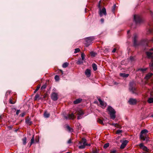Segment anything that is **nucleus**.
Listing matches in <instances>:
<instances>
[{
    "label": "nucleus",
    "mask_w": 153,
    "mask_h": 153,
    "mask_svg": "<svg viewBox=\"0 0 153 153\" xmlns=\"http://www.w3.org/2000/svg\"><path fill=\"white\" fill-rule=\"evenodd\" d=\"M138 39V36L137 35L136 33H134L133 37H132L134 47H136L141 46H148V40L147 39H143L139 42H138L137 41Z\"/></svg>",
    "instance_id": "obj_1"
},
{
    "label": "nucleus",
    "mask_w": 153,
    "mask_h": 153,
    "mask_svg": "<svg viewBox=\"0 0 153 153\" xmlns=\"http://www.w3.org/2000/svg\"><path fill=\"white\" fill-rule=\"evenodd\" d=\"M94 36H91L86 38L84 39L85 41L84 44L85 47H87L91 45L92 43V41L94 40Z\"/></svg>",
    "instance_id": "obj_2"
},
{
    "label": "nucleus",
    "mask_w": 153,
    "mask_h": 153,
    "mask_svg": "<svg viewBox=\"0 0 153 153\" xmlns=\"http://www.w3.org/2000/svg\"><path fill=\"white\" fill-rule=\"evenodd\" d=\"M107 110L109 112L111 119L114 120L116 117V111L111 106H109L107 108Z\"/></svg>",
    "instance_id": "obj_3"
},
{
    "label": "nucleus",
    "mask_w": 153,
    "mask_h": 153,
    "mask_svg": "<svg viewBox=\"0 0 153 153\" xmlns=\"http://www.w3.org/2000/svg\"><path fill=\"white\" fill-rule=\"evenodd\" d=\"M134 20L137 24L140 23L143 21V20L140 16L137 15H135L134 16Z\"/></svg>",
    "instance_id": "obj_4"
},
{
    "label": "nucleus",
    "mask_w": 153,
    "mask_h": 153,
    "mask_svg": "<svg viewBox=\"0 0 153 153\" xmlns=\"http://www.w3.org/2000/svg\"><path fill=\"white\" fill-rule=\"evenodd\" d=\"M83 141V145L79 146V148L80 149H83L85 148V146H90V144L86 143V140L85 138H82V139Z\"/></svg>",
    "instance_id": "obj_5"
},
{
    "label": "nucleus",
    "mask_w": 153,
    "mask_h": 153,
    "mask_svg": "<svg viewBox=\"0 0 153 153\" xmlns=\"http://www.w3.org/2000/svg\"><path fill=\"white\" fill-rule=\"evenodd\" d=\"M129 89L130 91H131L132 94H136V88L133 86V82H130V85Z\"/></svg>",
    "instance_id": "obj_6"
},
{
    "label": "nucleus",
    "mask_w": 153,
    "mask_h": 153,
    "mask_svg": "<svg viewBox=\"0 0 153 153\" xmlns=\"http://www.w3.org/2000/svg\"><path fill=\"white\" fill-rule=\"evenodd\" d=\"M153 31V22L149 24V27H148L147 34L151 33Z\"/></svg>",
    "instance_id": "obj_7"
},
{
    "label": "nucleus",
    "mask_w": 153,
    "mask_h": 153,
    "mask_svg": "<svg viewBox=\"0 0 153 153\" xmlns=\"http://www.w3.org/2000/svg\"><path fill=\"white\" fill-rule=\"evenodd\" d=\"M84 114V111L81 109H80L78 111L77 114V119L79 120L82 119V116Z\"/></svg>",
    "instance_id": "obj_8"
},
{
    "label": "nucleus",
    "mask_w": 153,
    "mask_h": 153,
    "mask_svg": "<svg viewBox=\"0 0 153 153\" xmlns=\"http://www.w3.org/2000/svg\"><path fill=\"white\" fill-rule=\"evenodd\" d=\"M152 51H153V48H151L149 51L146 52L148 58H153V52Z\"/></svg>",
    "instance_id": "obj_9"
},
{
    "label": "nucleus",
    "mask_w": 153,
    "mask_h": 153,
    "mask_svg": "<svg viewBox=\"0 0 153 153\" xmlns=\"http://www.w3.org/2000/svg\"><path fill=\"white\" fill-rule=\"evenodd\" d=\"M103 14L105 16L107 14L106 9L105 7H103L101 10L100 9V11L99 13V15L100 16L102 17Z\"/></svg>",
    "instance_id": "obj_10"
},
{
    "label": "nucleus",
    "mask_w": 153,
    "mask_h": 153,
    "mask_svg": "<svg viewBox=\"0 0 153 153\" xmlns=\"http://www.w3.org/2000/svg\"><path fill=\"white\" fill-rule=\"evenodd\" d=\"M148 132V131L146 129H144L141 131L140 133V138H141V136L142 137H145L146 135H147L146 134Z\"/></svg>",
    "instance_id": "obj_11"
},
{
    "label": "nucleus",
    "mask_w": 153,
    "mask_h": 153,
    "mask_svg": "<svg viewBox=\"0 0 153 153\" xmlns=\"http://www.w3.org/2000/svg\"><path fill=\"white\" fill-rule=\"evenodd\" d=\"M51 98L53 100H57L58 99L57 94L55 92L52 93L51 95Z\"/></svg>",
    "instance_id": "obj_12"
},
{
    "label": "nucleus",
    "mask_w": 153,
    "mask_h": 153,
    "mask_svg": "<svg viewBox=\"0 0 153 153\" xmlns=\"http://www.w3.org/2000/svg\"><path fill=\"white\" fill-rule=\"evenodd\" d=\"M136 100L133 98H130L128 101L129 104L131 105L135 104L136 103Z\"/></svg>",
    "instance_id": "obj_13"
},
{
    "label": "nucleus",
    "mask_w": 153,
    "mask_h": 153,
    "mask_svg": "<svg viewBox=\"0 0 153 153\" xmlns=\"http://www.w3.org/2000/svg\"><path fill=\"white\" fill-rule=\"evenodd\" d=\"M128 142V141L127 140L124 141L122 143L120 146V148L121 149H123L125 147Z\"/></svg>",
    "instance_id": "obj_14"
},
{
    "label": "nucleus",
    "mask_w": 153,
    "mask_h": 153,
    "mask_svg": "<svg viewBox=\"0 0 153 153\" xmlns=\"http://www.w3.org/2000/svg\"><path fill=\"white\" fill-rule=\"evenodd\" d=\"M74 117V116L73 113H72L71 114H68L67 116H65V118L66 119H69L71 120L73 119Z\"/></svg>",
    "instance_id": "obj_15"
},
{
    "label": "nucleus",
    "mask_w": 153,
    "mask_h": 153,
    "mask_svg": "<svg viewBox=\"0 0 153 153\" xmlns=\"http://www.w3.org/2000/svg\"><path fill=\"white\" fill-rule=\"evenodd\" d=\"M141 138L140 139L143 141L146 140V142H148L149 141V138L148 137L147 135H146L144 137L141 136Z\"/></svg>",
    "instance_id": "obj_16"
},
{
    "label": "nucleus",
    "mask_w": 153,
    "mask_h": 153,
    "mask_svg": "<svg viewBox=\"0 0 153 153\" xmlns=\"http://www.w3.org/2000/svg\"><path fill=\"white\" fill-rule=\"evenodd\" d=\"M85 74L87 76L89 77L91 76V71L89 69H87L85 71Z\"/></svg>",
    "instance_id": "obj_17"
},
{
    "label": "nucleus",
    "mask_w": 153,
    "mask_h": 153,
    "mask_svg": "<svg viewBox=\"0 0 153 153\" xmlns=\"http://www.w3.org/2000/svg\"><path fill=\"white\" fill-rule=\"evenodd\" d=\"M41 99V97H39V95L38 94H36L34 98L35 100H39Z\"/></svg>",
    "instance_id": "obj_18"
},
{
    "label": "nucleus",
    "mask_w": 153,
    "mask_h": 153,
    "mask_svg": "<svg viewBox=\"0 0 153 153\" xmlns=\"http://www.w3.org/2000/svg\"><path fill=\"white\" fill-rule=\"evenodd\" d=\"M153 74L152 73H149L145 77V79H149L153 75Z\"/></svg>",
    "instance_id": "obj_19"
},
{
    "label": "nucleus",
    "mask_w": 153,
    "mask_h": 153,
    "mask_svg": "<svg viewBox=\"0 0 153 153\" xmlns=\"http://www.w3.org/2000/svg\"><path fill=\"white\" fill-rule=\"evenodd\" d=\"M82 100L80 98L77 99L74 101V104H77L81 102Z\"/></svg>",
    "instance_id": "obj_20"
},
{
    "label": "nucleus",
    "mask_w": 153,
    "mask_h": 153,
    "mask_svg": "<svg viewBox=\"0 0 153 153\" xmlns=\"http://www.w3.org/2000/svg\"><path fill=\"white\" fill-rule=\"evenodd\" d=\"M84 60H82L80 58L76 62V63L77 65H81L83 63Z\"/></svg>",
    "instance_id": "obj_21"
},
{
    "label": "nucleus",
    "mask_w": 153,
    "mask_h": 153,
    "mask_svg": "<svg viewBox=\"0 0 153 153\" xmlns=\"http://www.w3.org/2000/svg\"><path fill=\"white\" fill-rule=\"evenodd\" d=\"M149 66L150 69L151 70H153V59H152L149 64Z\"/></svg>",
    "instance_id": "obj_22"
},
{
    "label": "nucleus",
    "mask_w": 153,
    "mask_h": 153,
    "mask_svg": "<svg viewBox=\"0 0 153 153\" xmlns=\"http://www.w3.org/2000/svg\"><path fill=\"white\" fill-rule=\"evenodd\" d=\"M93 69L94 71H96L97 69V65L95 63H93L92 65Z\"/></svg>",
    "instance_id": "obj_23"
},
{
    "label": "nucleus",
    "mask_w": 153,
    "mask_h": 153,
    "mask_svg": "<svg viewBox=\"0 0 153 153\" xmlns=\"http://www.w3.org/2000/svg\"><path fill=\"white\" fill-rule=\"evenodd\" d=\"M120 75L123 77H127L128 76L129 74L125 73H121L120 74Z\"/></svg>",
    "instance_id": "obj_24"
},
{
    "label": "nucleus",
    "mask_w": 153,
    "mask_h": 153,
    "mask_svg": "<svg viewBox=\"0 0 153 153\" xmlns=\"http://www.w3.org/2000/svg\"><path fill=\"white\" fill-rule=\"evenodd\" d=\"M85 54L84 53H82L81 54V59L82 60H84V61L85 62Z\"/></svg>",
    "instance_id": "obj_25"
},
{
    "label": "nucleus",
    "mask_w": 153,
    "mask_h": 153,
    "mask_svg": "<svg viewBox=\"0 0 153 153\" xmlns=\"http://www.w3.org/2000/svg\"><path fill=\"white\" fill-rule=\"evenodd\" d=\"M66 128L70 132H72L73 131V129L72 128H71L69 126L67 125L66 126Z\"/></svg>",
    "instance_id": "obj_26"
},
{
    "label": "nucleus",
    "mask_w": 153,
    "mask_h": 153,
    "mask_svg": "<svg viewBox=\"0 0 153 153\" xmlns=\"http://www.w3.org/2000/svg\"><path fill=\"white\" fill-rule=\"evenodd\" d=\"M90 54L91 56L92 57H95L97 55V53L94 51H91L90 52Z\"/></svg>",
    "instance_id": "obj_27"
},
{
    "label": "nucleus",
    "mask_w": 153,
    "mask_h": 153,
    "mask_svg": "<svg viewBox=\"0 0 153 153\" xmlns=\"http://www.w3.org/2000/svg\"><path fill=\"white\" fill-rule=\"evenodd\" d=\"M50 114H49L47 113V112H45L44 113V116L46 118H48L49 117Z\"/></svg>",
    "instance_id": "obj_28"
},
{
    "label": "nucleus",
    "mask_w": 153,
    "mask_h": 153,
    "mask_svg": "<svg viewBox=\"0 0 153 153\" xmlns=\"http://www.w3.org/2000/svg\"><path fill=\"white\" fill-rule=\"evenodd\" d=\"M148 102L149 103H153V98L152 97L149 98L148 100Z\"/></svg>",
    "instance_id": "obj_29"
},
{
    "label": "nucleus",
    "mask_w": 153,
    "mask_h": 153,
    "mask_svg": "<svg viewBox=\"0 0 153 153\" xmlns=\"http://www.w3.org/2000/svg\"><path fill=\"white\" fill-rule=\"evenodd\" d=\"M68 65V63L67 62L64 63L62 65V67L63 68H66Z\"/></svg>",
    "instance_id": "obj_30"
},
{
    "label": "nucleus",
    "mask_w": 153,
    "mask_h": 153,
    "mask_svg": "<svg viewBox=\"0 0 153 153\" xmlns=\"http://www.w3.org/2000/svg\"><path fill=\"white\" fill-rule=\"evenodd\" d=\"M98 100L100 102V104L102 105V106H104V102L103 101H102L100 99V98H99L98 99Z\"/></svg>",
    "instance_id": "obj_31"
},
{
    "label": "nucleus",
    "mask_w": 153,
    "mask_h": 153,
    "mask_svg": "<svg viewBox=\"0 0 153 153\" xmlns=\"http://www.w3.org/2000/svg\"><path fill=\"white\" fill-rule=\"evenodd\" d=\"M27 140V138L26 137H24L22 139L23 143L24 145H25L26 144V141Z\"/></svg>",
    "instance_id": "obj_32"
},
{
    "label": "nucleus",
    "mask_w": 153,
    "mask_h": 153,
    "mask_svg": "<svg viewBox=\"0 0 153 153\" xmlns=\"http://www.w3.org/2000/svg\"><path fill=\"white\" fill-rule=\"evenodd\" d=\"M97 121L100 123V124H102L103 125H104V124L103 123V121L100 119H98L97 120Z\"/></svg>",
    "instance_id": "obj_33"
},
{
    "label": "nucleus",
    "mask_w": 153,
    "mask_h": 153,
    "mask_svg": "<svg viewBox=\"0 0 153 153\" xmlns=\"http://www.w3.org/2000/svg\"><path fill=\"white\" fill-rule=\"evenodd\" d=\"M116 7V5L115 4H114L112 7V11L113 13H114V11L115 9V8Z\"/></svg>",
    "instance_id": "obj_34"
},
{
    "label": "nucleus",
    "mask_w": 153,
    "mask_h": 153,
    "mask_svg": "<svg viewBox=\"0 0 153 153\" xmlns=\"http://www.w3.org/2000/svg\"><path fill=\"white\" fill-rule=\"evenodd\" d=\"M109 146V144L108 143H107L105 144L103 146V147L104 149H106Z\"/></svg>",
    "instance_id": "obj_35"
},
{
    "label": "nucleus",
    "mask_w": 153,
    "mask_h": 153,
    "mask_svg": "<svg viewBox=\"0 0 153 153\" xmlns=\"http://www.w3.org/2000/svg\"><path fill=\"white\" fill-rule=\"evenodd\" d=\"M147 70V68H139L138 69V71H141L142 72H144Z\"/></svg>",
    "instance_id": "obj_36"
},
{
    "label": "nucleus",
    "mask_w": 153,
    "mask_h": 153,
    "mask_svg": "<svg viewBox=\"0 0 153 153\" xmlns=\"http://www.w3.org/2000/svg\"><path fill=\"white\" fill-rule=\"evenodd\" d=\"M54 78H55V80L56 81H58L59 79V76H58V75L55 76Z\"/></svg>",
    "instance_id": "obj_37"
},
{
    "label": "nucleus",
    "mask_w": 153,
    "mask_h": 153,
    "mask_svg": "<svg viewBox=\"0 0 153 153\" xmlns=\"http://www.w3.org/2000/svg\"><path fill=\"white\" fill-rule=\"evenodd\" d=\"M34 137H33H33L31 139V142L30 143V146L31 145L33 144V143H34Z\"/></svg>",
    "instance_id": "obj_38"
},
{
    "label": "nucleus",
    "mask_w": 153,
    "mask_h": 153,
    "mask_svg": "<svg viewBox=\"0 0 153 153\" xmlns=\"http://www.w3.org/2000/svg\"><path fill=\"white\" fill-rule=\"evenodd\" d=\"M143 150H144L146 151V152H147L148 151V150H149V149L147 148V147H146V146H144L142 148Z\"/></svg>",
    "instance_id": "obj_39"
},
{
    "label": "nucleus",
    "mask_w": 153,
    "mask_h": 153,
    "mask_svg": "<svg viewBox=\"0 0 153 153\" xmlns=\"http://www.w3.org/2000/svg\"><path fill=\"white\" fill-rule=\"evenodd\" d=\"M80 51V50L79 48H75V49L74 53H76L79 52Z\"/></svg>",
    "instance_id": "obj_40"
},
{
    "label": "nucleus",
    "mask_w": 153,
    "mask_h": 153,
    "mask_svg": "<svg viewBox=\"0 0 153 153\" xmlns=\"http://www.w3.org/2000/svg\"><path fill=\"white\" fill-rule=\"evenodd\" d=\"M46 85H44L41 87V90H43L45 89L46 88Z\"/></svg>",
    "instance_id": "obj_41"
},
{
    "label": "nucleus",
    "mask_w": 153,
    "mask_h": 153,
    "mask_svg": "<svg viewBox=\"0 0 153 153\" xmlns=\"http://www.w3.org/2000/svg\"><path fill=\"white\" fill-rule=\"evenodd\" d=\"M129 59L131 61H133L134 60V58L132 56H130Z\"/></svg>",
    "instance_id": "obj_42"
},
{
    "label": "nucleus",
    "mask_w": 153,
    "mask_h": 153,
    "mask_svg": "<svg viewBox=\"0 0 153 153\" xmlns=\"http://www.w3.org/2000/svg\"><path fill=\"white\" fill-rule=\"evenodd\" d=\"M122 131L120 130H118L117 131L116 133L117 134H119L122 132Z\"/></svg>",
    "instance_id": "obj_43"
},
{
    "label": "nucleus",
    "mask_w": 153,
    "mask_h": 153,
    "mask_svg": "<svg viewBox=\"0 0 153 153\" xmlns=\"http://www.w3.org/2000/svg\"><path fill=\"white\" fill-rule=\"evenodd\" d=\"M92 153H99V151L97 149H96L95 150H93Z\"/></svg>",
    "instance_id": "obj_44"
},
{
    "label": "nucleus",
    "mask_w": 153,
    "mask_h": 153,
    "mask_svg": "<svg viewBox=\"0 0 153 153\" xmlns=\"http://www.w3.org/2000/svg\"><path fill=\"white\" fill-rule=\"evenodd\" d=\"M139 146L140 148H141L142 149L143 147L144 146L143 145V144L142 143H141L140 144H139Z\"/></svg>",
    "instance_id": "obj_45"
},
{
    "label": "nucleus",
    "mask_w": 153,
    "mask_h": 153,
    "mask_svg": "<svg viewBox=\"0 0 153 153\" xmlns=\"http://www.w3.org/2000/svg\"><path fill=\"white\" fill-rule=\"evenodd\" d=\"M10 103L12 104H14L15 103V102L13 101L12 99H10Z\"/></svg>",
    "instance_id": "obj_46"
},
{
    "label": "nucleus",
    "mask_w": 153,
    "mask_h": 153,
    "mask_svg": "<svg viewBox=\"0 0 153 153\" xmlns=\"http://www.w3.org/2000/svg\"><path fill=\"white\" fill-rule=\"evenodd\" d=\"M150 12V14L151 15V16H152L153 19V12L151 10H149Z\"/></svg>",
    "instance_id": "obj_47"
},
{
    "label": "nucleus",
    "mask_w": 153,
    "mask_h": 153,
    "mask_svg": "<svg viewBox=\"0 0 153 153\" xmlns=\"http://www.w3.org/2000/svg\"><path fill=\"white\" fill-rule=\"evenodd\" d=\"M40 88V86H38L37 87V88H36V89L34 91V93H36L39 89V88Z\"/></svg>",
    "instance_id": "obj_48"
},
{
    "label": "nucleus",
    "mask_w": 153,
    "mask_h": 153,
    "mask_svg": "<svg viewBox=\"0 0 153 153\" xmlns=\"http://www.w3.org/2000/svg\"><path fill=\"white\" fill-rule=\"evenodd\" d=\"M20 110H17L16 111V114L17 115H18L19 114V113L20 112Z\"/></svg>",
    "instance_id": "obj_49"
},
{
    "label": "nucleus",
    "mask_w": 153,
    "mask_h": 153,
    "mask_svg": "<svg viewBox=\"0 0 153 153\" xmlns=\"http://www.w3.org/2000/svg\"><path fill=\"white\" fill-rule=\"evenodd\" d=\"M111 125L113 126H116V125H117L119 126V125L117 123H112L111 124Z\"/></svg>",
    "instance_id": "obj_50"
},
{
    "label": "nucleus",
    "mask_w": 153,
    "mask_h": 153,
    "mask_svg": "<svg viewBox=\"0 0 153 153\" xmlns=\"http://www.w3.org/2000/svg\"><path fill=\"white\" fill-rule=\"evenodd\" d=\"M71 143V139H70L67 142V143L68 144H70Z\"/></svg>",
    "instance_id": "obj_51"
},
{
    "label": "nucleus",
    "mask_w": 153,
    "mask_h": 153,
    "mask_svg": "<svg viewBox=\"0 0 153 153\" xmlns=\"http://www.w3.org/2000/svg\"><path fill=\"white\" fill-rule=\"evenodd\" d=\"M82 141H81L79 142V143L80 144V146H82L83 145V141L82 140Z\"/></svg>",
    "instance_id": "obj_52"
},
{
    "label": "nucleus",
    "mask_w": 153,
    "mask_h": 153,
    "mask_svg": "<svg viewBox=\"0 0 153 153\" xmlns=\"http://www.w3.org/2000/svg\"><path fill=\"white\" fill-rule=\"evenodd\" d=\"M111 153H116V150H113L112 151H111Z\"/></svg>",
    "instance_id": "obj_53"
},
{
    "label": "nucleus",
    "mask_w": 153,
    "mask_h": 153,
    "mask_svg": "<svg viewBox=\"0 0 153 153\" xmlns=\"http://www.w3.org/2000/svg\"><path fill=\"white\" fill-rule=\"evenodd\" d=\"M25 115V114L24 113H22L20 114V116H21V117H23Z\"/></svg>",
    "instance_id": "obj_54"
},
{
    "label": "nucleus",
    "mask_w": 153,
    "mask_h": 153,
    "mask_svg": "<svg viewBox=\"0 0 153 153\" xmlns=\"http://www.w3.org/2000/svg\"><path fill=\"white\" fill-rule=\"evenodd\" d=\"M116 50V48H114L113 50L112 51V52L113 53H115Z\"/></svg>",
    "instance_id": "obj_55"
},
{
    "label": "nucleus",
    "mask_w": 153,
    "mask_h": 153,
    "mask_svg": "<svg viewBox=\"0 0 153 153\" xmlns=\"http://www.w3.org/2000/svg\"><path fill=\"white\" fill-rule=\"evenodd\" d=\"M100 21H101V22L102 23H103V22H104V19H100Z\"/></svg>",
    "instance_id": "obj_56"
},
{
    "label": "nucleus",
    "mask_w": 153,
    "mask_h": 153,
    "mask_svg": "<svg viewBox=\"0 0 153 153\" xmlns=\"http://www.w3.org/2000/svg\"><path fill=\"white\" fill-rule=\"evenodd\" d=\"M10 91H7V92L6 93V94H10Z\"/></svg>",
    "instance_id": "obj_57"
},
{
    "label": "nucleus",
    "mask_w": 153,
    "mask_h": 153,
    "mask_svg": "<svg viewBox=\"0 0 153 153\" xmlns=\"http://www.w3.org/2000/svg\"><path fill=\"white\" fill-rule=\"evenodd\" d=\"M26 122L27 123H29V119L27 118L26 120Z\"/></svg>",
    "instance_id": "obj_58"
},
{
    "label": "nucleus",
    "mask_w": 153,
    "mask_h": 153,
    "mask_svg": "<svg viewBox=\"0 0 153 153\" xmlns=\"http://www.w3.org/2000/svg\"><path fill=\"white\" fill-rule=\"evenodd\" d=\"M115 127L117 128H120V125H119V126L117 125H116V126H115Z\"/></svg>",
    "instance_id": "obj_59"
},
{
    "label": "nucleus",
    "mask_w": 153,
    "mask_h": 153,
    "mask_svg": "<svg viewBox=\"0 0 153 153\" xmlns=\"http://www.w3.org/2000/svg\"><path fill=\"white\" fill-rule=\"evenodd\" d=\"M100 2H101V1H99V7H100Z\"/></svg>",
    "instance_id": "obj_60"
},
{
    "label": "nucleus",
    "mask_w": 153,
    "mask_h": 153,
    "mask_svg": "<svg viewBox=\"0 0 153 153\" xmlns=\"http://www.w3.org/2000/svg\"><path fill=\"white\" fill-rule=\"evenodd\" d=\"M32 123V122L29 121V125Z\"/></svg>",
    "instance_id": "obj_61"
},
{
    "label": "nucleus",
    "mask_w": 153,
    "mask_h": 153,
    "mask_svg": "<svg viewBox=\"0 0 153 153\" xmlns=\"http://www.w3.org/2000/svg\"><path fill=\"white\" fill-rule=\"evenodd\" d=\"M130 30H128V31H127V33H128H128H129L130 32Z\"/></svg>",
    "instance_id": "obj_62"
},
{
    "label": "nucleus",
    "mask_w": 153,
    "mask_h": 153,
    "mask_svg": "<svg viewBox=\"0 0 153 153\" xmlns=\"http://www.w3.org/2000/svg\"><path fill=\"white\" fill-rule=\"evenodd\" d=\"M61 71L62 73V74H63V72L62 71V70H61Z\"/></svg>",
    "instance_id": "obj_63"
},
{
    "label": "nucleus",
    "mask_w": 153,
    "mask_h": 153,
    "mask_svg": "<svg viewBox=\"0 0 153 153\" xmlns=\"http://www.w3.org/2000/svg\"><path fill=\"white\" fill-rule=\"evenodd\" d=\"M151 41L153 42V38L151 40Z\"/></svg>",
    "instance_id": "obj_64"
}]
</instances>
